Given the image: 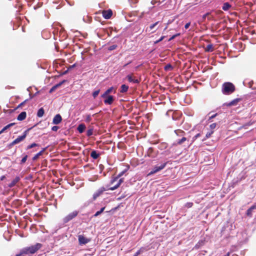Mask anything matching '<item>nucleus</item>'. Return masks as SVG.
<instances>
[{
	"mask_svg": "<svg viewBox=\"0 0 256 256\" xmlns=\"http://www.w3.org/2000/svg\"><path fill=\"white\" fill-rule=\"evenodd\" d=\"M78 240L80 245L86 244L90 241V238H88L82 235H79L78 236Z\"/></svg>",
	"mask_w": 256,
	"mask_h": 256,
	"instance_id": "0eeeda50",
	"label": "nucleus"
},
{
	"mask_svg": "<svg viewBox=\"0 0 256 256\" xmlns=\"http://www.w3.org/2000/svg\"><path fill=\"white\" fill-rule=\"evenodd\" d=\"M117 183L120 186L122 182H124V178H121L120 179V178L118 179V180L116 181Z\"/></svg>",
	"mask_w": 256,
	"mask_h": 256,
	"instance_id": "864d4df0",
	"label": "nucleus"
},
{
	"mask_svg": "<svg viewBox=\"0 0 256 256\" xmlns=\"http://www.w3.org/2000/svg\"><path fill=\"white\" fill-rule=\"evenodd\" d=\"M166 38V36H162L158 40L154 42V44H157L158 42H162V40H164V38Z\"/></svg>",
	"mask_w": 256,
	"mask_h": 256,
	"instance_id": "4c0bfd02",
	"label": "nucleus"
},
{
	"mask_svg": "<svg viewBox=\"0 0 256 256\" xmlns=\"http://www.w3.org/2000/svg\"><path fill=\"white\" fill-rule=\"evenodd\" d=\"M92 134H93V128H90L87 130L86 135L88 136H90Z\"/></svg>",
	"mask_w": 256,
	"mask_h": 256,
	"instance_id": "f704fd0d",
	"label": "nucleus"
},
{
	"mask_svg": "<svg viewBox=\"0 0 256 256\" xmlns=\"http://www.w3.org/2000/svg\"><path fill=\"white\" fill-rule=\"evenodd\" d=\"M190 22H188V23H186V24H185V26H184V28H185L186 29H188V28H189V26H190Z\"/></svg>",
	"mask_w": 256,
	"mask_h": 256,
	"instance_id": "e2e57ef3",
	"label": "nucleus"
},
{
	"mask_svg": "<svg viewBox=\"0 0 256 256\" xmlns=\"http://www.w3.org/2000/svg\"><path fill=\"white\" fill-rule=\"evenodd\" d=\"M42 247L40 243H36V244L30 246L25 247L22 249L24 254H34Z\"/></svg>",
	"mask_w": 256,
	"mask_h": 256,
	"instance_id": "f03ea898",
	"label": "nucleus"
},
{
	"mask_svg": "<svg viewBox=\"0 0 256 256\" xmlns=\"http://www.w3.org/2000/svg\"><path fill=\"white\" fill-rule=\"evenodd\" d=\"M113 90H114L113 86L110 87L107 90H106L104 94H102L101 95V97L102 98H104L106 96H107V95H109V94L112 92Z\"/></svg>",
	"mask_w": 256,
	"mask_h": 256,
	"instance_id": "a211bd4d",
	"label": "nucleus"
},
{
	"mask_svg": "<svg viewBox=\"0 0 256 256\" xmlns=\"http://www.w3.org/2000/svg\"><path fill=\"white\" fill-rule=\"evenodd\" d=\"M193 206V203L191 202H186L185 204V206L187 208H190Z\"/></svg>",
	"mask_w": 256,
	"mask_h": 256,
	"instance_id": "79ce46f5",
	"label": "nucleus"
},
{
	"mask_svg": "<svg viewBox=\"0 0 256 256\" xmlns=\"http://www.w3.org/2000/svg\"><path fill=\"white\" fill-rule=\"evenodd\" d=\"M100 92V89L95 90L92 94V96L94 98H95L99 94Z\"/></svg>",
	"mask_w": 256,
	"mask_h": 256,
	"instance_id": "72a5a7b5",
	"label": "nucleus"
},
{
	"mask_svg": "<svg viewBox=\"0 0 256 256\" xmlns=\"http://www.w3.org/2000/svg\"><path fill=\"white\" fill-rule=\"evenodd\" d=\"M14 124H15V123L12 122V123L9 124H8L6 125V126L7 128L8 129L10 127L14 126Z\"/></svg>",
	"mask_w": 256,
	"mask_h": 256,
	"instance_id": "4d7b16f0",
	"label": "nucleus"
},
{
	"mask_svg": "<svg viewBox=\"0 0 256 256\" xmlns=\"http://www.w3.org/2000/svg\"><path fill=\"white\" fill-rule=\"evenodd\" d=\"M186 140V138H185L184 136H183L182 138L178 139V140H176V144H181L184 142H185Z\"/></svg>",
	"mask_w": 256,
	"mask_h": 256,
	"instance_id": "7c9ffc66",
	"label": "nucleus"
},
{
	"mask_svg": "<svg viewBox=\"0 0 256 256\" xmlns=\"http://www.w3.org/2000/svg\"><path fill=\"white\" fill-rule=\"evenodd\" d=\"M213 50V45L212 44H208L205 48V52H212Z\"/></svg>",
	"mask_w": 256,
	"mask_h": 256,
	"instance_id": "a878e982",
	"label": "nucleus"
},
{
	"mask_svg": "<svg viewBox=\"0 0 256 256\" xmlns=\"http://www.w3.org/2000/svg\"><path fill=\"white\" fill-rule=\"evenodd\" d=\"M154 149L152 148H149L147 151V155L150 158H154L155 156L153 154Z\"/></svg>",
	"mask_w": 256,
	"mask_h": 256,
	"instance_id": "5701e85b",
	"label": "nucleus"
},
{
	"mask_svg": "<svg viewBox=\"0 0 256 256\" xmlns=\"http://www.w3.org/2000/svg\"><path fill=\"white\" fill-rule=\"evenodd\" d=\"M28 100H26L24 102H22L20 103V104H18V108H20L21 106H22L24 104L27 102Z\"/></svg>",
	"mask_w": 256,
	"mask_h": 256,
	"instance_id": "bf43d9fd",
	"label": "nucleus"
},
{
	"mask_svg": "<svg viewBox=\"0 0 256 256\" xmlns=\"http://www.w3.org/2000/svg\"><path fill=\"white\" fill-rule=\"evenodd\" d=\"M42 2H38L36 6H34V10H36L37 8L42 6Z\"/></svg>",
	"mask_w": 256,
	"mask_h": 256,
	"instance_id": "c03bdc74",
	"label": "nucleus"
},
{
	"mask_svg": "<svg viewBox=\"0 0 256 256\" xmlns=\"http://www.w3.org/2000/svg\"><path fill=\"white\" fill-rule=\"evenodd\" d=\"M44 113V109L42 108H40L37 112V116L38 118L42 117Z\"/></svg>",
	"mask_w": 256,
	"mask_h": 256,
	"instance_id": "b1692460",
	"label": "nucleus"
},
{
	"mask_svg": "<svg viewBox=\"0 0 256 256\" xmlns=\"http://www.w3.org/2000/svg\"><path fill=\"white\" fill-rule=\"evenodd\" d=\"M85 120L86 122H90L92 120V116L90 114H88L86 116Z\"/></svg>",
	"mask_w": 256,
	"mask_h": 256,
	"instance_id": "ea45409f",
	"label": "nucleus"
},
{
	"mask_svg": "<svg viewBox=\"0 0 256 256\" xmlns=\"http://www.w3.org/2000/svg\"><path fill=\"white\" fill-rule=\"evenodd\" d=\"M158 22H157L152 24H151L150 26V30H152V29H154V27L158 24Z\"/></svg>",
	"mask_w": 256,
	"mask_h": 256,
	"instance_id": "37998d69",
	"label": "nucleus"
},
{
	"mask_svg": "<svg viewBox=\"0 0 256 256\" xmlns=\"http://www.w3.org/2000/svg\"><path fill=\"white\" fill-rule=\"evenodd\" d=\"M200 136V134H196L194 138H193L194 140H196L197 138H198L199 136Z\"/></svg>",
	"mask_w": 256,
	"mask_h": 256,
	"instance_id": "69168bd1",
	"label": "nucleus"
},
{
	"mask_svg": "<svg viewBox=\"0 0 256 256\" xmlns=\"http://www.w3.org/2000/svg\"><path fill=\"white\" fill-rule=\"evenodd\" d=\"M66 82V80H64L60 82H58V84H56L57 85L58 87L59 88L60 86H61L62 84H64Z\"/></svg>",
	"mask_w": 256,
	"mask_h": 256,
	"instance_id": "a18cd8bd",
	"label": "nucleus"
},
{
	"mask_svg": "<svg viewBox=\"0 0 256 256\" xmlns=\"http://www.w3.org/2000/svg\"><path fill=\"white\" fill-rule=\"evenodd\" d=\"M18 144L17 142H15V140L12 142V143L10 144V146H14V144Z\"/></svg>",
	"mask_w": 256,
	"mask_h": 256,
	"instance_id": "774afa93",
	"label": "nucleus"
},
{
	"mask_svg": "<svg viewBox=\"0 0 256 256\" xmlns=\"http://www.w3.org/2000/svg\"><path fill=\"white\" fill-rule=\"evenodd\" d=\"M101 214V212L98 210L96 212L93 216L94 217H96L100 215Z\"/></svg>",
	"mask_w": 256,
	"mask_h": 256,
	"instance_id": "13d9d810",
	"label": "nucleus"
},
{
	"mask_svg": "<svg viewBox=\"0 0 256 256\" xmlns=\"http://www.w3.org/2000/svg\"><path fill=\"white\" fill-rule=\"evenodd\" d=\"M62 121V118L60 114H56L52 120V123L54 124H58Z\"/></svg>",
	"mask_w": 256,
	"mask_h": 256,
	"instance_id": "9d476101",
	"label": "nucleus"
},
{
	"mask_svg": "<svg viewBox=\"0 0 256 256\" xmlns=\"http://www.w3.org/2000/svg\"><path fill=\"white\" fill-rule=\"evenodd\" d=\"M104 98V103L108 105L112 104L114 100V96L112 95H107Z\"/></svg>",
	"mask_w": 256,
	"mask_h": 256,
	"instance_id": "6e6552de",
	"label": "nucleus"
},
{
	"mask_svg": "<svg viewBox=\"0 0 256 256\" xmlns=\"http://www.w3.org/2000/svg\"><path fill=\"white\" fill-rule=\"evenodd\" d=\"M38 146H39L38 144L34 142V143H32V144L28 146L26 149V150H28L33 148L34 147Z\"/></svg>",
	"mask_w": 256,
	"mask_h": 256,
	"instance_id": "2f4dec72",
	"label": "nucleus"
},
{
	"mask_svg": "<svg viewBox=\"0 0 256 256\" xmlns=\"http://www.w3.org/2000/svg\"><path fill=\"white\" fill-rule=\"evenodd\" d=\"M66 82V80H64L60 82H58V84H56L57 85L58 87L59 88L60 86H61L62 84H64Z\"/></svg>",
	"mask_w": 256,
	"mask_h": 256,
	"instance_id": "09e8293b",
	"label": "nucleus"
},
{
	"mask_svg": "<svg viewBox=\"0 0 256 256\" xmlns=\"http://www.w3.org/2000/svg\"><path fill=\"white\" fill-rule=\"evenodd\" d=\"M126 78L130 82H132L134 84H139L140 81L135 78L133 77L131 74H128L126 76Z\"/></svg>",
	"mask_w": 256,
	"mask_h": 256,
	"instance_id": "f8f14e48",
	"label": "nucleus"
},
{
	"mask_svg": "<svg viewBox=\"0 0 256 256\" xmlns=\"http://www.w3.org/2000/svg\"><path fill=\"white\" fill-rule=\"evenodd\" d=\"M256 210V203L250 206L246 212V215L250 218L252 217L254 210Z\"/></svg>",
	"mask_w": 256,
	"mask_h": 256,
	"instance_id": "9b49d317",
	"label": "nucleus"
},
{
	"mask_svg": "<svg viewBox=\"0 0 256 256\" xmlns=\"http://www.w3.org/2000/svg\"><path fill=\"white\" fill-rule=\"evenodd\" d=\"M28 157V156L26 154H24V156L23 158H22L20 164H23L25 163L26 160H27Z\"/></svg>",
	"mask_w": 256,
	"mask_h": 256,
	"instance_id": "c9c22d12",
	"label": "nucleus"
},
{
	"mask_svg": "<svg viewBox=\"0 0 256 256\" xmlns=\"http://www.w3.org/2000/svg\"><path fill=\"white\" fill-rule=\"evenodd\" d=\"M20 178L19 176H16L12 182L8 184L10 188L14 187L19 181Z\"/></svg>",
	"mask_w": 256,
	"mask_h": 256,
	"instance_id": "4468645a",
	"label": "nucleus"
},
{
	"mask_svg": "<svg viewBox=\"0 0 256 256\" xmlns=\"http://www.w3.org/2000/svg\"><path fill=\"white\" fill-rule=\"evenodd\" d=\"M58 87L56 84L54 85L52 87V88L49 90V93L51 94L52 92H54L56 88H58Z\"/></svg>",
	"mask_w": 256,
	"mask_h": 256,
	"instance_id": "e433bc0d",
	"label": "nucleus"
},
{
	"mask_svg": "<svg viewBox=\"0 0 256 256\" xmlns=\"http://www.w3.org/2000/svg\"><path fill=\"white\" fill-rule=\"evenodd\" d=\"M204 244V241L203 240H200L196 244L194 248L196 249L200 248L202 246H203Z\"/></svg>",
	"mask_w": 256,
	"mask_h": 256,
	"instance_id": "393cba45",
	"label": "nucleus"
},
{
	"mask_svg": "<svg viewBox=\"0 0 256 256\" xmlns=\"http://www.w3.org/2000/svg\"><path fill=\"white\" fill-rule=\"evenodd\" d=\"M86 128V127L85 124H81L78 126L77 130L80 134H82L84 132Z\"/></svg>",
	"mask_w": 256,
	"mask_h": 256,
	"instance_id": "6ab92c4d",
	"label": "nucleus"
},
{
	"mask_svg": "<svg viewBox=\"0 0 256 256\" xmlns=\"http://www.w3.org/2000/svg\"><path fill=\"white\" fill-rule=\"evenodd\" d=\"M105 190L106 189L103 187L99 188L94 194L92 196L93 200H96L97 198L100 196Z\"/></svg>",
	"mask_w": 256,
	"mask_h": 256,
	"instance_id": "1a4fd4ad",
	"label": "nucleus"
},
{
	"mask_svg": "<svg viewBox=\"0 0 256 256\" xmlns=\"http://www.w3.org/2000/svg\"><path fill=\"white\" fill-rule=\"evenodd\" d=\"M117 47H118V46L116 44H113L108 48V50H114Z\"/></svg>",
	"mask_w": 256,
	"mask_h": 256,
	"instance_id": "58836bf2",
	"label": "nucleus"
},
{
	"mask_svg": "<svg viewBox=\"0 0 256 256\" xmlns=\"http://www.w3.org/2000/svg\"><path fill=\"white\" fill-rule=\"evenodd\" d=\"M59 128V127L58 126H53L52 128V131H54V132H56L57 131Z\"/></svg>",
	"mask_w": 256,
	"mask_h": 256,
	"instance_id": "603ef678",
	"label": "nucleus"
},
{
	"mask_svg": "<svg viewBox=\"0 0 256 256\" xmlns=\"http://www.w3.org/2000/svg\"><path fill=\"white\" fill-rule=\"evenodd\" d=\"M168 162H165L164 163L162 164L160 166H154V168L152 169L150 172L148 174V176L152 175L161 170H163L166 166L168 164Z\"/></svg>",
	"mask_w": 256,
	"mask_h": 256,
	"instance_id": "7ed1b4c3",
	"label": "nucleus"
},
{
	"mask_svg": "<svg viewBox=\"0 0 256 256\" xmlns=\"http://www.w3.org/2000/svg\"><path fill=\"white\" fill-rule=\"evenodd\" d=\"M232 7V6L228 2H226L223 4L222 9L224 11H227L230 8Z\"/></svg>",
	"mask_w": 256,
	"mask_h": 256,
	"instance_id": "4be33fe9",
	"label": "nucleus"
},
{
	"mask_svg": "<svg viewBox=\"0 0 256 256\" xmlns=\"http://www.w3.org/2000/svg\"><path fill=\"white\" fill-rule=\"evenodd\" d=\"M214 132L212 131L210 132H208L206 134V138H208L210 136L211 134L213 133Z\"/></svg>",
	"mask_w": 256,
	"mask_h": 256,
	"instance_id": "5fc2aeb1",
	"label": "nucleus"
},
{
	"mask_svg": "<svg viewBox=\"0 0 256 256\" xmlns=\"http://www.w3.org/2000/svg\"><path fill=\"white\" fill-rule=\"evenodd\" d=\"M26 116V112H21L18 116L17 120L20 121L24 120Z\"/></svg>",
	"mask_w": 256,
	"mask_h": 256,
	"instance_id": "dca6fc26",
	"label": "nucleus"
},
{
	"mask_svg": "<svg viewBox=\"0 0 256 256\" xmlns=\"http://www.w3.org/2000/svg\"><path fill=\"white\" fill-rule=\"evenodd\" d=\"M33 127H31L28 130H26L22 136H18L16 139H15V142H17L18 144L20 143L23 140L25 139L26 138L28 132Z\"/></svg>",
	"mask_w": 256,
	"mask_h": 256,
	"instance_id": "39448f33",
	"label": "nucleus"
},
{
	"mask_svg": "<svg viewBox=\"0 0 256 256\" xmlns=\"http://www.w3.org/2000/svg\"><path fill=\"white\" fill-rule=\"evenodd\" d=\"M244 84L246 86H248L251 88L253 84V82L252 80L247 82L246 80H244L243 82Z\"/></svg>",
	"mask_w": 256,
	"mask_h": 256,
	"instance_id": "c85d7f7f",
	"label": "nucleus"
},
{
	"mask_svg": "<svg viewBox=\"0 0 256 256\" xmlns=\"http://www.w3.org/2000/svg\"><path fill=\"white\" fill-rule=\"evenodd\" d=\"M128 86L125 84H123L120 86V92L121 93H125L128 92Z\"/></svg>",
	"mask_w": 256,
	"mask_h": 256,
	"instance_id": "aec40b11",
	"label": "nucleus"
},
{
	"mask_svg": "<svg viewBox=\"0 0 256 256\" xmlns=\"http://www.w3.org/2000/svg\"><path fill=\"white\" fill-rule=\"evenodd\" d=\"M145 248H141L139 250H138L134 255V256H138L140 254L143 252Z\"/></svg>",
	"mask_w": 256,
	"mask_h": 256,
	"instance_id": "473e14b6",
	"label": "nucleus"
},
{
	"mask_svg": "<svg viewBox=\"0 0 256 256\" xmlns=\"http://www.w3.org/2000/svg\"><path fill=\"white\" fill-rule=\"evenodd\" d=\"M46 148H43L42 150L36 154L33 158L32 160L34 161L36 160L40 156L42 155V153L46 150Z\"/></svg>",
	"mask_w": 256,
	"mask_h": 256,
	"instance_id": "412c9836",
	"label": "nucleus"
},
{
	"mask_svg": "<svg viewBox=\"0 0 256 256\" xmlns=\"http://www.w3.org/2000/svg\"><path fill=\"white\" fill-rule=\"evenodd\" d=\"M112 14V10H104L102 12V16L105 19H109L110 18Z\"/></svg>",
	"mask_w": 256,
	"mask_h": 256,
	"instance_id": "ddd939ff",
	"label": "nucleus"
},
{
	"mask_svg": "<svg viewBox=\"0 0 256 256\" xmlns=\"http://www.w3.org/2000/svg\"><path fill=\"white\" fill-rule=\"evenodd\" d=\"M66 82V80H64L60 82H58V84H56L57 85L58 87L59 88L60 86H61L62 84H64Z\"/></svg>",
	"mask_w": 256,
	"mask_h": 256,
	"instance_id": "de8ad7c7",
	"label": "nucleus"
},
{
	"mask_svg": "<svg viewBox=\"0 0 256 256\" xmlns=\"http://www.w3.org/2000/svg\"><path fill=\"white\" fill-rule=\"evenodd\" d=\"M7 130H8V128H7L6 126H5L1 130H0V134L5 132Z\"/></svg>",
	"mask_w": 256,
	"mask_h": 256,
	"instance_id": "6e6d98bb",
	"label": "nucleus"
},
{
	"mask_svg": "<svg viewBox=\"0 0 256 256\" xmlns=\"http://www.w3.org/2000/svg\"><path fill=\"white\" fill-rule=\"evenodd\" d=\"M76 64H74L72 65H71L68 68V69L69 70H71L72 68H74V67H76Z\"/></svg>",
	"mask_w": 256,
	"mask_h": 256,
	"instance_id": "052dcab7",
	"label": "nucleus"
},
{
	"mask_svg": "<svg viewBox=\"0 0 256 256\" xmlns=\"http://www.w3.org/2000/svg\"><path fill=\"white\" fill-rule=\"evenodd\" d=\"M240 100V98H236L230 102L226 103L225 104L227 106H236L238 102Z\"/></svg>",
	"mask_w": 256,
	"mask_h": 256,
	"instance_id": "2eb2a0df",
	"label": "nucleus"
},
{
	"mask_svg": "<svg viewBox=\"0 0 256 256\" xmlns=\"http://www.w3.org/2000/svg\"><path fill=\"white\" fill-rule=\"evenodd\" d=\"M174 132L178 136H182L183 137L184 134H185L183 130H176Z\"/></svg>",
	"mask_w": 256,
	"mask_h": 256,
	"instance_id": "cd10ccee",
	"label": "nucleus"
},
{
	"mask_svg": "<svg viewBox=\"0 0 256 256\" xmlns=\"http://www.w3.org/2000/svg\"><path fill=\"white\" fill-rule=\"evenodd\" d=\"M114 184V183L112 185H111L110 184V187L109 188V190H116V188H118L120 186V185L117 182L116 184H114V186H112Z\"/></svg>",
	"mask_w": 256,
	"mask_h": 256,
	"instance_id": "c756f323",
	"label": "nucleus"
},
{
	"mask_svg": "<svg viewBox=\"0 0 256 256\" xmlns=\"http://www.w3.org/2000/svg\"><path fill=\"white\" fill-rule=\"evenodd\" d=\"M78 212L77 210H74L72 212L68 214L62 220L64 224H66L70 220H72L78 216Z\"/></svg>",
	"mask_w": 256,
	"mask_h": 256,
	"instance_id": "20e7f679",
	"label": "nucleus"
},
{
	"mask_svg": "<svg viewBox=\"0 0 256 256\" xmlns=\"http://www.w3.org/2000/svg\"><path fill=\"white\" fill-rule=\"evenodd\" d=\"M164 70L166 71H170L173 70V66H172L171 64H168L164 66Z\"/></svg>",
	"mask_w": 256,
	"mask_h": 256,
	"instance_id": "bb28decb",
	"label": "nucleus"
},
{
	"mask_svg": "<svg viewBox=\"0 0 256 256\" xmlns=\"http://www.w3.org/2000/svg\"><path fill=\"white\" fill-rule=\"evenodd\" d=\"M209 14V12H207L206 14H204L202 16V18L203 19H205L206 18V17Z\"/></svg>",
	"mask_w": 256,
	"mask_h": 256,
	"instance_id": "338daca9",
	"label": "nucleus"
},
{
	"mask_svg": "<svg viewBox=\"0 0 256 256\" xmlns=\"http://www.w3.org/2000/svg\"><path fill=\"white\" fill-rule=\"evenodd\" d=\"M100 156V153L96 150H92L90 153V156L94 160L97 159Z\"/></svg>",
	"mask_w": 256,
	"mask_h": 256,
	"instance_id": "f3484780",
	"label": "nucleus"
},
{
	"mask_svg": "<svg viewBox=\"0 0 256 256\" xmlns=\"http://www.w3.org/2000/svg\"><path fill=\"white\" fill-rule=\"evenodd\" d=\"M24 254L22 252V249L20 250V252L18 254H16L15 256H23Z\"/></svg>",
	"mask_w": 256,
	"mask_h": 256,
	"instance_id": "680f3d73",
	"label": "nucleus"
},
{
	"mask_svg": "<svg viewBox=\"0 0 256 256\" xmlns=\"http://www.w3.org/2000/svg\"><path fill=\"white\" fill-rule=\"evenodd\" d=\"M66 82V80H64L60 82H58V84H56L57 85L58 87L59 88L60 86H61L62 84H64Z\"/></svg>",
	"mask_w": 256,
	"mask_h": 256,
	"instance_id": "49530a36",
	"label": "nucleus"
},
{
	"mask_svg": "<svg viewBox=\"0 0 256 256\" xmlns=\"http://www.w3.org/2000/svg\"><path fill=\"white\" fill-rule=\"evenodd\" d=\"M216 123H213V124H212L210 126V128L212 129V130H213L214 128H216Z\"/></svg>",
	"mask_w": 256,
	"mask_h": 256,
	"instance_id": "3c124183",
	"label": "nucleus"
},
{
	"mask_svg": "<svg viewBox=\"0 0 256 256\" xmlns=\"http://www.w3.org/2000/svg\"><path fill=\"white\" fill-rule=\"evenodd\" d=\"M167 146H168V144L166 143H163V144H162L160 146L159 148L160 149H164V148H167Z\"/></svg>",
	"mask_w": 256,
	"mask_h": 256,
	"instance_id": "a19ab883",
	"label": "nucleus"
},
{
	"mask_svg": "<svg viewBox=\"0 0 256 256\" xmlns=\"http://www.w3.org/2000/svg\"><path fill=\"white\" fill-rule=\"evenodd\" d=\"M179 35H180V34H177L173 35L168 39V42L174 39L176 36H179Z\"/></svg>",
	"mask_w": 256,
	"mask_h": 256,
	"instance_id": "8fccbe9b",
	"label": "nucleus"
},
{
	"mask_svg": "<svg viewBox=\"0 0 256 256\" xmlns=\"http://www.w3.org/2000/svg\"><path fill=\"white\" fill-rule=\"evenodd\" d=\"M236 90L234 85L230 82H225L222 86V92L225 95H229Z\"/></svg>",
	"mask_w": 256,
	"mask_h": 256,
	"instance_id": "f257e3e1",
	"label": "nucleus"
},
{
	"mask_svg": "<svg viewBox=\"0 0 256 256\" xmlns=\"http://www.w3.org/2000/svg\"><path fill=\"white\" fill-rule=\"evenodd\" d=\"M130 166H127V168L124 169V170L121 172L116 176L114 178L111 180H110V184L112 185L116 181L118 180L119 178H120L129 169Z\"/></svg>",
	"mask_w": 256,
	"mask_h": 256,
	"instance_id": "423d86ee",
	"label": "nucleus"
},
{
	"mask_svg": "<svg viewBox=\"0 0 256 256\" xmlns=\"http://www.w3.org/2000/svg\"><path fill=\"white\" fill-rule=\"evenodd\" d=\"M217 115H218V114L216 113V114H213V115L211 116L210 117V118H209V120H212V118H215Z\"/></svg>",
	"mask_w": 256,
	"mask_h": 256,
	"instance_id": "0e129e2a",
	"label": "nucleus"
}]
</instances>
